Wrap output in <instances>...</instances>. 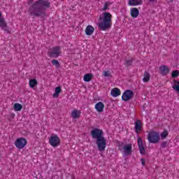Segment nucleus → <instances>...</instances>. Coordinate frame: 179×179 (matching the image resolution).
Returning <instances> with one entry per match:
<instances>
[{"label":"nucleus","instance_id":"6e6552de","mask_svg":"<svg viewBox=\"0 0 179 179\" xmlns=\"http://www.w3.org/2000/svg\"><path fill=\"white\" fill-rule=\"evenodd\" d=\"M134 96H135L134 91L131 90H127L123 92L122 95V99L123 101H129V100H132V99H134Z\"/></svg>","mask_w":179,"mask_h":179},{"label":"nucleus","instance_id":"dca6fc26","mask_svg":"<svg viewBox=\"0 0 179 179\" xmlns=\"http://www.w3.org/2000/svg\"><path fill=\"white\" fill-rule=\"evenodd\" d=\"M130 16L134 19H136L139 16V10L137 8H130Z\"/></svg>","mask_w":179,"mask_h":179},{"label":"nucleus","instance_id":"b1692460","mask_svg":"<svg viewBox=\"0 0 179 179\" xmlns=\"http://www.w3.org/2000/svg\"><path fill=\"white\" fill-rule=\"evenodd\" d=\"M93 79L92 73H87L83 77L84 82H90Z\"/></svg>","mask_w":179,"mask_h":179},{"label":"nucleus","instance_id":"393cba45","mask_svg":"<svg viewBox=\"0 0 179 179\" xmlns=\"http://www.w3.org/2000/svg\"><path fill=\"white\" fill-rule=\"evenodd\" d=\"M14 111H21L22 108H23V106L20 103H15L13 106Z\"/></svg>","mask_w":179,"mask_h":179},{"label":"nucleus","instance_id":"39448f33","mask_svg":"<svg viewBox=\"0 0 179 179\" xmlns=\"http://www.w3.org/2000/svg\"><path fill=\"white\" fill-rule=\"evenodd\" d=\"M60 143L61 138L59 136H58V135L52 134L49 138V144L50 146H52V148H57V146H59Z\"/></svg>","mask_w":179,"mask_h":179},{"label":"nucleus","instance_id":"a878e982","mask_svg":"<svg viewBox=\"0 0 179 179\" xmlns=\"http://www.w3.org/2000/svg\"><path fill=\"white\" fill-rule=\"evenodd\" d=\"M149 80H150V74L148 71H145L144 73V78H143V81L146 83L149 82Z\"/></svg>","mask_w":179,"mask_h":179},{"label":"nucleus","instance_id":"4468645a","mask_svg":"<svg viewBox=\"0 0 179 179\" xmlns=\"http://www.w3.org/2000/svg\"><path fill=\"white\" fill-rule=\"evenodd\" d=\"M170 73V68L166 65H162L159 67V73H161V75H169V73Z\"/></svg>","mask_w":179,"mask_h":179},{"label":"nucleus","instance_id":"a211bd4d","mask_svg":"<svg viewBox=\"0 0 179 179\" xmlns=\"http://www.w3.org/2000/svg\"><path fill=\"white\" fill-rule=\"evenodd\" d=\"M0 27H2L3 30L8 29V24L5 22V19L2 17V14L0 13Z\"/></svg>","mask_w":179,"mask_h":179},{"label":"nucleus","instance_id":"2f4dec72","mask_svg":"<svg viewBox=\"0 0 179 179\" xmlns=\"http://www.w3.org/2000/svg\"><path fill=\"white\" fill-rule=\"evenodd\" d=\"M141 162L142 166L145 167V166H146V159H145V158H141Z\"/></svg>","mask_w":179,"mask_h":179},{"label":"nucleus","instance_id":"f257e3e1","mask_svg":"<svg viewBox=\"0 0 179 179\" xmlns=\"http://www.w3.org/2000/svg\"><path fill=\"white\" fill-rule=\"evenodd\" d=\"M50 8V3L39 0L36 1L29 10L31 16H44L45 15V9Z\"/></svg>","mask_w":179,"mask_h":179},{"label":"nucleus","instance_id":"5701e85b","mask_svg":"<svg viewBox=\"0 0 179 179\" xmlns=\"http://www.w3.org/2000/svg\"><path fill=\"white\" fill-rule=\"evenodd\" d=\"M172 88L176 93L179 94V81L174 80L173 83H172Z\"/></svg>","mask_w":179,"mask_h":179},{"label":"nucleus","instance_id":"f03ea898","mask_svg":"<svg viewBox=\"0 0 179 179\" xmlns=\"http://www.w3.org/2000/svg\"><path fill=\"white\" fill-rule=\"evenodd\" d=\"M113 26V15L108 12H103L99 15L98 27L99 30L106 31Z\"/></svg>","mask_w":179,"mask_h":179},{"label":"nucleus","instance_id":"4be33fe9","mask_svg":"<svg viewBox=\"0 0 179 179\" xmlns=\"http://www.w3.org/2000/svg\"><path fill=\"white\" fill-rule=\"evenodd\" d=\"M110 94L113 97H118L121 95V90L119 88H113L110 92Z\"/></svg>","mask_w":179,"mask_h":179},{"label":"nucleus","instance_id":"0eeeda50","mask_svg":"<svg viewBox=\"0 0 179 179\" xmlns=\"http://www.w3.org/2000/svg\"><path fill=\"white\" fill-rule=\"evenodd\" d=\"M96 144L98 150L103 152V150H106V148L107 146V140L104 137H100L99 138L96 139Z\"/></svg>","mask_w":179,"mask_h":179},{"label":"nucleus","instance_id":"f8f14e48","mask_svg":"<svg viewBox=\"0 0 179 179\" xmlns=\"http://www.w3.org/2000/svg\"><path fill=\"white\" fill-rule=\"evenodd\" d=\"M82 114V112L78 109H73L71 111V117L73 118V120H79L80 118V115Z\"/></svg>","mask_w":179,"mask_h":179},{"label":"nucleus","instance_id":"7ed1b4c3","mask_svg":"<svg viewBox=\"0 0 179 179\" xmlns=\"http://www.w3.org/2000/svg\"><path fill=\"white\" fill-rule=\"evenodd\" d=\"M148 141L150 143H157L160 141V134L158 131L151 130L148 134Z\"/></svg>","mask_w":179,"mask_h":179},{"label":"nucleus","instance_id":"473e14b6","mask_svg":"<svg viewBox=\"0 0 179 179\" xmlns=\"http://www.w3.org/2000/svg\"><path fill=\"white\" fill-rule=\"evenodd\" d=\"M131 62H131V60L126 61L127 65H131Z\"/></svg>","mask_w":179,"mask_h":179},{"label":"nucleus","instance_id":"aec40b11","mask_svg":"<svg viewBox=\"0 0 179 179\" xmlns=\"http://www.w3.org/2000/svg\"><path fill=\"white\" fill-rule=\"evenodd\" d=\"M61 92H62L61 87H56L55 88V93L52 94V97L54 99H58V97H59V94H61Z\"/></svg>","mask_w":179,"mask_h":179},{"label":"nucleus","instance_id":"423d86ee","mask_svg":"<svg viewBox=\"0 0 179 179\" xmlns=\"http://www.w3.org/2000/svg\"><path fill=\"white\" fill-rule=\"evenodd\" d=\"M14 145L17 149H24L27 145V140L25 138L19 137L15 141Z\"/></svg>","mask_w":179,"mask_h":179},{"label":"nucleus","instance_id":"c756f323","mask_svg":"<svg viewBox=\"0 0 179 179\" xmlns=\"http://www.w3.org/2000/svg\"><path fill=\"white\" fill-rule=\"evenodd\" d=\"M52 64L54 66H56V68H59V62H58V60H52Z\"/></svg>","mask_w":179,"mask_h":179},{"label":"nucleus","instance_id":"1a4fd4ad","mask_svg":"<svg viewBox=\"0 0 179 179\" xmlns=\"http://www.w3.org/2000/svg\"><path fill=\"white\" fill-rule=\"evenodd\" d=\"M62 52H61V48L60 47H55L50 50L49 55L50 57H54L55 58H57V57H59Z\"/></svg>","mask_w":179,"mask_h":179},{"label":"nucleus","instance_id":"f704fd0d","mask_svg":"<svg viewBox=\"0 0 179 179\" xmlns=\"http://www.w3.org/2000/svg\"><path fill=\"white\" fill-rule=\"evenodd\" d=\"M150 1H155V0H150Z\"/></svg>","mask_w":179,"mask_h":179},{"label":"nucleus","instance_id":"2eb2a0df","mask_svg":"<svg viewBox=\"0 0 179 179\" xmlns=\"http://www.w3.org/2000/svg\"><path fill=\"white\" fill-rule=\"evenodd\" d=\"M143 1L142 0H128L129 6H138V5H142Z\"/></svg>","mask_w":179,"mask_h":179},{"label":"nucleus","instance_id":"72a5a7b5","mask_svg":"<svg viewBox=\"0 0 179 179\" xmlns=\"http://www.w3.org/2000/svg\"><path fill=\"white\" fill-rule=\"evenodd\" d=\"M166 2H168V3L173 2V0H166Z\"/></svg>","mask_w":179,"mask_h":179},{"label":"nucleus","instance_id":"f3484780","mask_svg":"<svg viewBox=\"0 0 179 179\" xmlns=\"http://www.w3.org/2000/svg\"><path fill=\"white\" fill-rule=\"evenodd\" d=\"M29 87L31 89H33V90H36V87H37V85H38V81H37V79L36 78L29 79Z\"/></svg>","mask_w":179,"mask_h":179},{"label":"nucleus","instance_id":"9b49d317","mask_svg":"<svg viewBox=\"0 0 179 179\" xmlns=\"http://www.w3.org/2000/svg\"><path fill=\"white\" fill-rule=\"evenodd\" d=\"M137 143H138V149L141 155H145V153H146V150H145V147L143 146L142 138H138Z\"/></svg>","mask_w":179,"mask_h":179},{"label":"nucleus","instance_id":"cd10ccee","mask_svg":"<svg viewBox=\"0 0 179 179\" xmlns=\"http://www.w3.org/2000/svg\"><path fill=\"white\" fill-rule=\"evenodd\" d=\"M171 76L173 78H178V76H179V71L178 70L173 71L172 73H171Z\"/></svg>","mask_w":179,"mask_h":179},{"label":"nucleus","instance_id":"7c9ffc66","mask_svg":"<svg viewBox=\"0 0 179 179\" xmlns=\"http://www.w3.org/2000/svg\"><path fill=\"white\" fill-rule=\"evenodd\" d=\"M110 4L108 3H106L104 5H103V7L102 8V10L103 11H106V10H108V6Z\"/></svg>","mask_w":179,"mask_h":179},{"label":"nucleus","instance_id":"6ab92c4d","mask_svg":"<svg viewBox=\"0 0 179 179\" xmlns=\"http://www.w3.org/2000/svg\"><path fill=\"white\" fill-rule=\"evenodd\" d=\"M94 33V27L92 25H88L85 28V34L87 36H92Z\"/></svg>","mask_w":179,"mask_h":179},{"label":"nucleus","instance_id":"bb28decb","mask_svg":"<svg viewBox=\"0 0 179 179\" xmlns=\"http://www.w3.org/2000/svg\"><path fill=\"white\" fill-rule=\"evenodd\" d=\"M167 136H169V131L167 130H164L160 134L161 139H166Z\"/></svg>","mask_w":179,"mask_h":179},{"label":"nucleus","instance_id":"412c9836","mask_svg":"<svg viewBox=\"0 0 179 179\" xmlns=\"http://www.w3.org/2000/svg\"><path fill=\"white\" fill-rule=\"evenodd\" d=\"M134 127L136 134H140L141 131H142V122H141V120H137Z\"/></svg>","mask_w":179,"mask_h":179},{"label":"nucleus","instance_id":"20e7f679","mask_svg":"<svg viewBox=\"0 0 179 179\" xmlns=\"http://www.w3.org/2000/svg\"><path fill=\"white\" fill-rule=\"evenodd\" d=\"M119 149L123 156H130L132 153V144L120 145Z\"/></svg>","mask_w":179,"mask_h":179},{"label":"nucleus","instance_id":"ddd939ff","mask_svg":"<svg viewBox=\"0 0 179 179\" xmlns=\"http://www.w3.org/2000/svg\"><path fill=\"white\" fill-rule=\"evenodd\" d=\"M104 107H106L104 103L99 101L95 104L94 108L96 113H103L104 111Z\"/></svg>","mask_w":179,"mask_h":179},{"label":"nucleus","instance_id":"9d476101","mask_svg":"<svg viewBox=\"0 0 179 179\" xmlns=\"http://www.w3.org/2000/svg\"><path fill=\"white\" fill-rule=\"evenodd\" d=\"M91 135L92 136V138H94V139H99V138H103V130L100 129H94L92 131H91Z\"/></svg>","mask_w":179,"mask_h":179},{"label":"nucleus","instance_id":"c85d7f7f","mask_svg":"<svg viewBox=\"0 0 179 179\" xmlns=\"http://www.w3.org/2000/svg\"><path fill=\"white\" fill-rule=\"evenodd\" d=\"M103 76H105V78H111V72L109 71H103Z\"/></svg>","mask_w":179,"mask_h":179}]
</instances>
